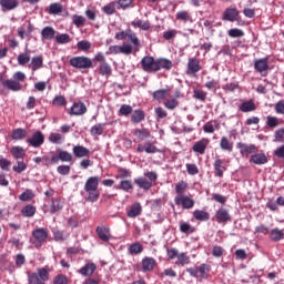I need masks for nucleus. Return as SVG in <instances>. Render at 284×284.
Segmentation results:
<instances>
[{
	"label": "nucleus",
	"mask_w": 284,
	"mask_h": 284,
	"mask_svg": "<svg viewBox=\"0 0 284 284\" xmlns=\"http://www.w3.org/2000/svg\"><path fill=\"white\" fill-rule=\"evenodd\" d=\"M11 154L17 160L23 159V156H26V150H23V148H21V146H13L11 149Z\"/></svg>",
	"instance_id": "obj_45"
},
{
	"label": "nucleus",
	"mask_w": 284,
	"mask_h": 284,
	"mask_svg": "<svg viewBox=\"0 0 284 284\" xmlns=\"http://www.w3.org/2000/svg\"><path fill=\"white\" fill-rule=\"evenodd\" d=\"M220 148L221 150H224L225 152H232L234 144L230 142V140L225 136H223L220 141Z\"/></svg>",
	"instance_id": "obj_37"
},
{
	"label": "nucleus",
	"mask_w": 284,
	"mask_h": 284,
	"mask_svg": "<svg viewBox=\"0 0 284 284\" xmlns=\"http://www.w3.org/2000/svg\"><path fill=\"white\" fill-rule=\"evenodd\" d=\"M207 145H210V140L202 139L193 144V152L195 154H205V150H207Z\"/></svg>",
	"instance_id": "obj_14"
},
{
	"label": "nucleus",
	"mask_w": 284,
	"mask_h": 284,
	"mask_svg": "<svg viewBox=\"0 0 284 284\" xmlns=\"http://www.w3.org/2000/svg\"><path fill=\"white\" fill-rule=\"evenodd\" d=\"M193 216L195 221H210V213L202 210H195Z\"/></svg>",
	"instance_id": "obj_36"
},
{
	"label": "nucleus",
	"mask_w": 284,
	"mask_h": 284,
	"mask_svg": "<svg viewBox=\"0 0 284 284\" xmlns=\"http://www.w3.org/2000/svg\"><path fill=\"white\" fill-rule=\"evenodd\" d=\"M18 63L19 65H26V63H30V53L28 52L20 53L18 55Z\"/></svg>",
	"instance_id": "obj_58"
},
{
	"label": "nucleus",
	"mask_w": 284,
	"mask_h": 284,
	"mask_svg": "<svg viewBox=\"0 0 284 284\" xmlns=\"http://www.w3.org/2000/svg\"><path fill=\"white\" fill-rule=\"evenodd\" d=\"M193 99H195L196 101H205V99H207V92L201 90V89H195L193 91Z\"/></svg>",
	"instance_id": "obj_49"
},
{
	"label": "nucleus",
	"mask_w": 284,
	"mask_h": 284,
	"mask_svg": "<svg viewBox=\"0 0 284 284\" xmlns=\"http://www.w3.org/2000/svg\"><path fill=\"white\" fill-rule=\"evenodd\" d=\"M174 203L175 205H182L184 210H192V207H194L195 202L194 199L184 194H180L174 197Z\"/></svg>",
	"instance_id": "obj_7"
},
{
	"label": "nucleus",
	"mask_w": 284,
	"mask_h": 284,
	"mask_svg": "<svg viewBox=\"0 0 284 284\" xmlns=\"http://www.w3.org/2000/svg\"><path fill=\"white\" fill-rule=\"evenodd\" d=\"M69 63L78 70H90V68H93L92 59L85 55L73 57L69 60Z\"/></svg>",
	"instance_id": "obj_4"
},
{
	"label": "nucleus",
	"mask_w": 284,
	"mask_h": 284,
	"mask_svg": "<svg viewBox=\"0 0 284 284\" xmlns=\"http://www.w3.org/2000/svg\"><path fill=\"white\" fill-rule=\"evenodd\" d=\"M132 181L130 180H123L120 182V185L118 186V190H123V192H130L132 190Z\"/></svg>",
	"instance_id": "obj_55"
},
{
	"label": "nucleus",
	"mask_w": 284,
	"mask_h": 284,
	"mask_svg": "<svg viewBox=\"0 0 284 284\" xmlns=\"http://www.w3.org/2000/svg\"><path fill=\"white\" fill-rule=\"evenodd\" d=\"M63 12V6L59 2H53L49 6V14H61Z\"/></svg>",
	"instance_id": "obj_41"
},
{
	"label": "nucleus",
	"mask_w": 284,
	"mask_h": 284,
	"mask_svg": "<svg viewBox=\"0 0 284 284\" xmlns=\"http://www.w3.org/2000/svg\"><path fill=\"white\" fill-rule=\"evenodd\" d=\"M225 160L216 159L213 163V168L215 170V176H219V179H222L223 173L225 170H227L224 165Z\"/></svg>",
	"instance_id": "obj_19"
},
{
	"label": "nucleus",
	"mask_w": 284,
	"mask_h": 284,
	"mask_svg": "<svg viewBox=\"0 0 284 284\" xmlns=\"http://www.w3.org/2000/svg\"><path fill=\"white\" fill-rule=\"evenodd\" d=\"M2 10H14L19 8V0H0Z\"/></svg>",
	"instance_id": "obj_24"
},
{
	"label": "nucleus",
	"mask_w": 284,
	"mask_h": 284,
	"mask_svg": "<svg viewBox=\"0 0 284 284\" xmlns=\"http://www.w3.org/2000/svg\"><path fill=\"white\" fill-rule=\"evenodd\" d=\"M155 67H156V72L160 70H172V62L165 58H160L155 60Z\"/></svg>",
	"instance_id": "obj_18"
},
{
	"label": "nucleus",
	"mask_w": 284,
	"mask_h": 284,
	"mask_svg": "<svg viewBox=\"0 0 284 284\" xmlns=\"http://www.w3.org/2000/svg\"><path fill=\"white\" fill-rule=\"evenodd\" d=\"M196 230L187 222L180 223V232L183 234H194Z\"/></svg>",
	"instance_id": "obj_42"
},
{
	"label": "nucleus",
	"mask_w": 284,
	"mask_h": 284,
	"mask_svg": "<svg viewBox=\"0 0 284 284\" xmlns=\"http://www.w3.org/2000/svg\"><path fill=\"white\" fill-rule=\"evenodd\" d=\"M166 110H176L179 108V100L176 98L169 99L164 102Z\"/></svg>",
	"instance_id": "obj_54"
},
{
	"label": "nucleus",
	"mask_w": 284,
	"mask_h": 284,
	"mask_svg": "<svg viewBox=\"0 0 284 284\" xmlns=\"http://www.w3.org/2000/svg\"><path fill=\"white\" fill-rule=\"evenodd\" d=\"M142 212L143 206H141V203L135 202L133 205H131L130 210L126 213V216H129V219H136V216H141Z\"/></svg>",
	"instance_id": "obj_17"
},
{
	"label": "nucleus",
	"mask_w": 284,
	"mask_h": 284,
	"mask_svg": "<svg viewBox=\"0 0 284 284\" xmlns=\"http://www.w3.org/2000/svg\"><path fill=\"white\" fill-rule=\"evenodd\" d=\"M31 65L32 72H37V70L43 68V58L41 55L33 57L31 60Z\"/></svg>",
	"instance_id": "obj_35"
},
{
	"label": "nucleus",
	"mask_w": 284,
	"mask_h": 284,
	"mask_svg": "<svg viewBox=\"0 0 284 284\" xmlns=\"http://www.w3.org/2000/svg\"><path fill=\"white\" fill-rule=\"evenodd\" d=\"M61 210H63V202L59 199L52 200L50 205L51 214H57V212H61Z\"/></svg>",
	"instance_id": "obj_33"
},
{
	"label": "nucleus",
	"mask_w": 284,
	"mask_h": 284,
	"mask_svg": "<svg viewBox=\"0 0 284 284\" xmlns=\"http://www.w3.org/2000/svg\"><path fill=\"white\" fill-rule=\"evenodd\" d=\"M274 136L277 143H284V129L275 131Z\"/></svg>",
	"instance_id": "obj_63"
},
{
	"label": "nucleus",
	"mask_w": 284,
	"mask_h": 284,
	"mask_svg": "<svg viewBox=\"0 0 284 284\" xmlns=\"http://www.w3.org/2000/svg\"><path fill=\"white\" fill-rule=\"evenodd\" d=\"M22 81H26V73L21 71H17L13 73V79H7V80H1V83L3 88H7V90H11V92H19L21 91V85Z\"/></svg>",
	"instance_id": "obj_2"
},
{
	"label": "nucleus",
	"mask_w": 284,
	"mask_h": 284,
	"mask_svg": "<svg viewBox=\"0 0 284 284\" xmlns=\"http://www.w3.org/2000/svg\"><path fill=\"white\" fill-rule=\"evenodd\" d=\"M270 59L268 58H261L254 60V69L256 72H260L262 77H267V70H270Z\"/></svg>",
	"instance_id": "obj_8"
},
{
	"label": "nucleus",
	"mask_w": 284,
	"mask_h": 284,
	"mask_svg": "<svg viewBox=\"0 0 284 284\" xmlns=\"http://www.w3.org/2000/svg\"><path fill=\"white\" fill-rule=\"evenodd\" d=\"M49 141L54 145H61V143L65 141V136H63L61 133L53 132V133H50Z\"/></svg>",
	"instance_id": "obj_31"
},
{
	"label": "nucleus",
	"mask_w": 284,
	"mask_h": 284,
	"mask_svg": "<svg viewBox=\"0 0 284 284\" xmlns=\"http://www.w3.org/2000/svg\"><path fill=\"white\" fill-rule=\"evenodd\" d=\"M134 183L141 190H150L152 187V182L148 181L145 178H138L134 180Z\"/></svg>",
	"instance_id": "obj_28"
},
{
	"label": "nucleus",
	"mask_w": 284,
	"mask_h": 284,
	"mask_svg": "<svg viewBox=\"0 0 284 284\" xmlns=\"http://www.w3.org/2000/svg\"><path fill=\"white\" fill-rule=\"evenodd\" d=\"M34 199V192L32 190L27 189L22 194L19 195V201H32Z\"/></svg>",
	"instance_id": "obj_53"
},
{
	"label": "nucleus",
	"mask_w": 284,
	"mask_h": 284,
	"mask_svg": "<svg viewBox=\"0 0 284 284\" xmlns=\"http://www.w3.org/2000/svg\"><path fill=\"white\" fill-rule=\"evenodd\" d=\"M102 12H104V14H108L109 17L114 14V12H116V1L109 2L108 4L102 7Z\"/></svg>",
	"instance_id": "obj_39"
},
{
	"label": "nucleus",
	"mask_w": 284,
	"mask_h": 284,
	"mask_svg": "<svg viewBox=\"0 0 284 284\" xmlns=\"http://www.w3.org/2000/svg\"><path fill=\"white\" fill-rule=\"evenodd\" d=\"M129 253L131 254H141L143 253V245L141 243L135 242L129 246Z\"/></svg>",
	"instance_id": "obj_50"
},
{
	"label": "nucleus",
	"mask_w": 284,
	"mask_h": 284,
	"mask_svg": "<svg viewBox=\"0 0 284 284\" xmlns=\"http://www.w3.org/2000/svg\"><path fill=\"white\" fill-rule=\"evenodd\" d=\"M237 150H240V154L242 156H250V154H254V152L258 151V148L254 144H245L243 142H239L236 144Z\"/></svg>",
	"instance_id": "obj_10"
},
{
	"label": "nucleus",
	"mask_w": 284,
	"mask_h": 284,
	"mask_svg": "<svg viewBox=\"0 0 284 284\" xmlns=\"http://www.w3.org/2000/svg\"><path fill=\"white\" fill-rule=\"evenodd\" d=\"M27 143H29L31 148H41V145L45 143V136L41 131H37L31 138L27 139Z\"/></svg>",
	"instance_id": "obj_9"
},
{
	"label": "nucleus",
	"mask_w": 284,
	"mask_h": 284,
	"mask_svg": "<svg viewBox=\"0 0 284 284\" xmlns=\"http://www.w3.org/2000/svg\"><path fill=\"white\" fill-rule=\"evenodd\" d=\"M105 130V123H98L91 128L92 136H101Z\"/></svg>",
	"instance_id": "obj_40"
},
{
	"label": "nucleus",
	"mask_w": 284,
	"mask_h": 284,
	"mask_svg": "<svg viewBox=\"0 0 284 284\" xmlns=\"http://www.w3.org/2000/svg\"><path fill=\"white\" fill-rule=\"evenodd\" d=\"M27 136H28V131L21 128L14 129L11 134V139H13L14 141H23V139H26Z\"/></svg>",
	"instance_id": "obj_26"
},
{
	"label": "nucleus",
	"mask_w": 284,
	"mask_h": 284,
	"mask_svg": "<svg viewBox=\"0 0 284 284\" xmlns=\"http://www.w3.org/2000/svg\"><path fill=\"white\" fill-rule=\"evenodd\" d=\"M99 70L102 77H110L112 74V67L108 62L100 64Z\"/></svg>",
	"instance_id": "obj_46"
},
{
	"label": "nucleus",
	"mask_w": 284,
	"mask_h": 284,
	"mask_svg": "<svg viewBox=\"0 0 284 284\" xmlns=\"http://www.w3.org/2000/svg\"><path fill=\"white\" fill-rule=\"evenodd\" d=\"M133 109L130 104H122L119 110L120 116H130L132 114Z\"/></svg>",
	"instance_id": "obj_51"
},
{
	"label": "nucleus",
	"mask_w": 284,
	"mask_h": 284,
	"mask_svg": "<svg viewBox=\"0 0 284 284\" xmlns=\"http://www.w3.org/2000/svg\"><path fill=\"white\" fill-rule=\"evenodd\" d=\"M52 103L53 105L63 106V105H68V100H65V97L63 95H57L53 99Z\"/></svg>",
	"instance_id": "obj_61"
},
{
	"label": "nucleus",
	"mask_w": 284,
	"mask_h": 284,
	"mask_svg": "<svg viewBox=\"0 0 284 284\" xmlns=\"http://www.w3.org/2000/svg\"><path fill=\"white\" fill-rule=\"evenodd\" d=\"M201 61L196 58H189L187 61V68H186V74L192 75L196 74L197 72H201Z\"/></svg>",
	"instance_id": "obj_11"
},
{
	"label": "nucleus",
	"mask_w": 284,
	"mask_h": 284,
	"mask_svg": "<svg viewBox=\"0 0 284 284\" xmlns=\"http://www.w3.org/2000/svg\"><path fill=\"white\" fill-rule=\"evenodd\" d=\"M88 112V106L83 102H74L70 109V116H83Z\"/></svg>",
	"instance_id": "obj_12"
},
{
	"label": "nucleus",
	"mask_w": 284,
	"mask_h": 284,
	"mask_svg": "<svg viewBox=\"0 0 284 284\" xmlns=\"http://www.w3.org/2000/svg\"><path fill=\"white\" fill-rule=\"evenodd\" d=\"M41 37L44 39V41H52V39L57 37V30H54L52 27H44L41 30Z\"/></svg>",
	"instance_id": "obj_21"
},
{
	"label": "nucleus",
	"mask_w": 284,
	"mask_h": 284,
	"mask_svg": "<svg viewBox=\"0 0 284 284\" xmlns=\"http://www.w3.org/2000/svg\"><path fill=\"white\" fill-rule=\"evenodd\" d=\"M131 26H133V28H140V30H150L149 21L134 20L131 22Z\"/></svg>",
	"instance_id": "obj_47"
},
{
	"label": "nucleus",
	"mask_w": 284,
	"mask_h": 284,
	"mask_svg": "<svg viewBox=\"0 0 284 284\" xmlns=\"http://www.w3.org/2000/svg\"><path fill=\"white\" fill-rule=\"evenodd\" d=\"M73 154L77 159H83L90 154V151L83 145H75L73 146Z\"/></svg>",
	"instance_id": "obj_25"
},
{
	"label": "nucleus",
	"mask_w": 284,
	"mask_h": 284,
	"mask_svg": "<svg viewBox=\"0 0 284 284\" xmlns=\"http://www.w3.org/2000/svg\"><path fill=\"white\" fill-rule=\"evenodd\" d=\"M186 172L190 174V176H196L199 174V166L196 164H186Z\"/></svg>",
	"instance_id": "obj_62"
},
{
	"label": "nucleus",
	"mask_w": 284,
	"mask_h": 284,
	"mask_svg": "<svg viewBox=\"0 0 284 284\" xmlns=\"http://www.w3.org/2000/svg\"><path fill=\"white\" fill-rule=\"evenodd\" d=\"M215 219L217 223H229L232 221V215L226 209H219L215 213Z\"/></svg>",
	"instance_id": "obj_15"
},
{
	"label": "nucleus",
	"mask_w": 284,
	"mask_h": 284,
	"mask_svg": "<svg viewBox=\"0 0 284 284\" xmlns=\"http://www.w3.org/2000/svg\"><path fill=\"white\" fill-rule=\"evenodd\" d=\"M53 284H68V277L63 274L57 275L53 280Z\"/></svg>",
	"instance_id": "obj_64"
},
{
	"label": "nucleus",
	"mask_w": 284,
	"mask_h": 284,
	"mask_svg": "<svg viewBox=\"0 0 284 284\" xmlns=\"http://www.w3.org/2000/svg\"><path fill=\"white\" fill-rule=\"evenodd\" d=\"M197 274H200V278H207L210 274V266L207 264H201L197 267Z\"/></svg>",
	"instance_id": "obj_48"
},
{
	"label": "nucleus",
	"mask_w": 284,
	"mask_h": 284,
	"mask_svg": "<svg viewBox=\"0 0 284 284\" xmlns=\"http://www.w3.org/2000/svg\"><path fill=\"white\" fill-rule=\"evenodd\" d=\"M50 232L45 227H39L32 231V236L36 240L34 246L41 247L48 241Z\"/></svg>",
	"instance_id": "obj_5"
},
{
	"label": "nucleus",
	"mask_w": 284,
	"mask_h": 284,
	"mask_svg": "<svg viewBox=\"0 0 284 284\" xmlns=\"http://www.w3.org/2000/svg\"><path fill=\"white\" fill-rule=\"evenodd\" d=\"M170 97V90L168 89H161L153 92V99L155 101H163Z\"/></svg>",
	"instance_id": "obj_30"
},
{
	"label": "nucleus",
	"mask_w": 284,
	"mask_h": 284,
	"mask_svg": "<svg viewBox=\"0 0 284 284\" xmlns=\"http://www.w3.org/2000/svg\"><path fill=\"white\" fill-rule=\"evenodd\" d=\"M95 232L101 241L108 243L112 239V234H110V229L108 226H98Z\"/></svg>",
	"instance_id": "obj_16"
},
{
	"label": "nucleus",
	"mask_w": 284,
	"mask_h": 284,
	"mask_svg": "<svg viewBox=\"0 0 284 284\" xmlns=\"http://www.w3.org/2000/svg\"><path fill=\"white\" fill-rule=\"evenodd\" d=\"M250 161L255 165H265L267 163V155L265 153H256L251 156Z\"/></svg>",
	"instance_id": "obj_23"
},
{
	"label": "nucleus",
	"mask_w": 284,
	"mask_h": 284,
	"mask_svg": "<svg viewBox=\"0 0 284 284\" xmlns=\"http://www.w3.org/2000/svg\"><path fill=\"white\" fill-rule=\"evenodd\" d=\"M134 136H136L139 141H145V139L150 136V131L148 129H135Z\"/></svg>",
	"instance_id": "obj_38"
},
{
	"label": "nucleus",
	"mask_w": 284,
	"mask_h": 284,
	"mask_svg": "<svg viewBox=\"0 0 284 284\" xmlns=\"http://www.w3.org/2000/svg\"><path fill=\"white\" fill-rule=\"evenodd\" d=\"M70 41H72V39L68 33H60L55 36V42L60 43L61 45H65L67 43H70Z\"/></svg>",
	"instance_id": "obj_44"
},
{
	"label": "nucleus",
	"mask_w": 284,
	"mask_h": 284,
	"mask_svg": "<svg viewBox=\"0 0 284 284\" xmlns=\"http://www.w3.org/2000/svg\"><path fill=\"white\" fill-rule=\"evenodd\" d=\"M190 263V256H187V254L185 253H180L178 255V262L176 265H189Z\"/></svg>",
	"instance_id": "obj_59"
},
{
	"label": "nucleus",
	"mask_w": 284,
	"mask_h": 284,
	"mask_svg": "<svg viewBox=\"0 0 284 284\" xmlns=\"http://www.w3.org/2000/svg\"><path fill=\"white\" fill-rule=\"evenodd\" d=\"M22 216H26L27 219H31V216H34L37 214V207L32 204H28L21 210Z\"/></svg>",
	"instance_id": "obj_32"
},
{
	"label": "nucleus",
	"mask_w": 284,
	"mask_h": 284,
	"mask_svg": "<svg viewBox=\"0 0 284 284\" xmlns=\"http://www.w3.org/2000/svg\"><path fill=\"white\" fill-rule=\"evenodd\" d=\"M99 183H101L100 176H91L84 184V190L88 194L87 201L90 203H95V201H99V196H101V193L99 192Z\"/></svg>",
	"instance_id": "obj_1"
},
{
	"label": "nucleus",
	"mask_w": 284,
	"mask_h": 284,
	"mask_svg": "<svg viewBox=\"0 0 284 284\" xmlns=\"http://www.w3.org/2000/svg\"><path fill=\"white\" fill-rule=\"evenodd\" d=\"M77 47H78V50L85 52L87 50H90V48H92V43L88 40H82L77 43Z\"/></svg>",
	"instance_id": "obj_57"
},
{
	"label": "nucleus",
	"mask_w": 284,
	"mask_h": 284,
	"mask_svg": "<svg viewBox=\"0 0 284 284\" xmlns=\"http://www.w3.org/2000/svg\"><path fill=\"white\" fill-rule=\"evenodd\" d=\"M95 270H97V264L88 263L79 270V274H81L82 276H92Z\"/></svg>",
	"instance_id": "obj_22"
},
{
	"label": "nucleus",
	"mask_w": 284,
	"mask_h": 284,
	"mask_svg": "<svg viewBox=\"0 0 284 284\" xmlns=\"http://www.w3.org/2000/svg\"><path fill=\"white\" fill-rule=\"evenodd\" d=\"M45 281H50V274L45 267L38 268V273L28 274L29 284H45Z\"/></svg>",
	"instance_id": "obj_3"
},
{
	"label": "nucleus",
	"mask_w": 284,
	"mask_h": 284,
	"mask_svg": "<svg viewBox=\"0 0 284 284\" xmlns=\"http://www.w3.org/2000/svg\"><path fill=\"white\" fill-rule=\"evenodd\" d=\"M175 19H178V21L187 22V21H190V19H192V17H190V13L187 11H179L175 14Z\"/></svg>",
	"instance_id": "obj_60"
},
{
	"label": "nucleus",
	"mask_w": 284,
	"mask_h": 284,
	"mask_svg": "<svg viewBox=\"0 0 284 284\" xmlns=\"http://www.w3.org/2000/svg\"><path fill=\"white\" fill-rule=\"evenodd\" d=\"M271 241L278 242L284 239V231L281 229H272L270 233Z\"/></svg>",
	"instance_id": "obj_29"
},
{
	"label": "nucleus",
	"mask_w": 284,
	"mask_h": 284,
	"mask_svg": "<svg viewBox=\"0 0 284 284\" xmlns=\"http://www.w3.org/2000/svg\"><path fill=\"white\" fill-rule=\"evenodd\" d=\"M229 37H231L232 39H240L241 37H245V32H243V30L241 29H231L229 30Z\"/></svg>",
	"instance_id": "obj_56"
},
{
	"label": "nucleus",
	"mask_w": 284,
	"mask_h": 284,
	"mask_svg": "<svg viewBox=\"0 0 284 284\" xmlns=\"http://www.w3.org/2000/svg\"><path fill=\"white\" fill-rule=\"evenodd\" d=\"M142 70L148 73L156 72V59L152 55H146L141 59Z\"/></svg>",
	"instance_id": "obj_6"
},
{
	"label": "nucleus",
	"mask_w": 284,
	"mask_h": 284,
	"mask_svg": "<svg viewBox=\"0 0 284 284\" xmlns=\"http://www.w3.org/2000/svg\"><path fill=\"white\" fill-rule=\"evenodd\" d=\"M203 130H204V132H206V134H214V132H216V130H219V123L207 122L204 124Z\"/></svg>",
	"instance_id": "obj_43"
},
{
	"label": "nucleus",
	"mask_w": 284,
	"mask_h": 284,
	"mask_svg": "<svg viewBox=\"0 0 284 284\" xmlns=\"http://www.w3.org/2000/svg\"><path fill=\"white\" fill-rule=\"evenodd\" d=\"M58 154L62 163H72V153L68 151H60Z\"/></svg>",
	"instance_id": "obj_52"
},
{
	"label": "nucleus",
	"mask_w": 284,
	"mask_h": 284,
	"mask_svg": "<svg viewBox=\"0 0 284 284\" xmlns=\"http://www.w3.org/2000/svg\"><path fill=\"white\" fill-rule=\"evenodd\" d=\"M240 110L241 112H254V110H256V104H254V101L248 100L240 105Z\"/></svg>",
	"instance_id": "obj_34"
},
{
	"label": "nucleus",
	"mask_w": 284,
	"mask_h": 284,
	"mask_svg": "<svg viewBox=\"0 0 284 284\" xmlns=\"http://www.w3.org/2000/svg\"><path fill=\"white\" fill-rule=\"evenodd\" d=\"M240 12L236 8H226L225 11L223 12L222 19L223 21H239Z\"/></svg>",
	"instance_id": "obj_13"
},
{
	"label": "nucleus",
	"mask_w": 284,
	"mask_h": 284,
	"mask_svg": "<svg viewBox=\"0 0 284 284\" xmlns=\"http://www.w3.org/2000/svg\"><path fill=\"white\" fill-rule=\"evenodd\" d=\"M156 265V260L150 256H145L142 260V271L143 272H152L154 270V266Z\"/></svg>",
	"instance_id": "obj_20"
},
{
	"label": "nucleus",
	"mask_w": 284,
	"mask_h": 284,
	"mask_svg": "<svg viewBox=\"0 0 284 284\" xmlns=\"http://www.w3.org/2000/svg\"><path fill=\"white\" fill-rule=\"evenodd\" d=\"M145 120V112H143V110L138 109L135 111H133L132 115H131V122L132 123H141V121Z\"/></svg>",
	"instance_id": "obj_27"
}]
</instances>
